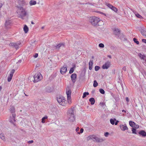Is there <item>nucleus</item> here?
<instances>
[{"label":"nucleus","mask_w":146,"mask_h":146,"mask_svg":"<svg viewBox=\"0 0 146 146\" xmlns=\"http://www.w3.org/2000/svg\"><path fill=\"white\" fill-rule=\"evenodd\" d=\"M16 7L17 8V13L18 14V17L22 19H24V17L27 15V12L25 9L23 7L19 6H17Z\"/></svg>","instance_id":"f257e3e1"},{"label":"nucleus","mask_w":146,"mask_h":146,"mask_svg":"<svg viewBox=\"0 0 146 146\" xmlns=\"http://www.w3.org/2000/svg\"><path fill=\"white\" fill-rule=\"evenodd\" d=\"M67 117L68 120L70 122H74L75 120V117L73 108H71L68 110L67 113Z\"/></svg>","instance_id":"f03ea898"},{"label":"nucleus","mask_w":146,"mask_h":146,"mask_svg":"<svg viewBox=\"0 0 146 146\" xmlns=\"http://www.w3.org/2000/svg\"><path fill=\"white\" fill-rule=\"evenodd\" d=\"M100 21V19L96 17H89V22L94 26L97 25L98 23Z\"/></svg>","instance_id":"7ed1b4c3"},{"label":"nucleus","mask_w":146,"mask_h":146,"mask_svg":"<svg viewBox=\"0 0 146 146\" xmlns=\"http://www.w3.org/2000/svg\"><path fill=\"white\" fill-rule=\"evenodd\" d=\"M42 77V76L41 74L39 73L36 74L34 76H30L29 77L28 79L31 80L32 78L34 79L33 80L34 83H36L39 81H40Z\"/></svg>","instance_id":"20e7f679"},{"label":"nucleus","mask_w":146,"mask_h":146,"mask_svg":"<svg viewBox=\"0 0 146 146\" xmlns=\"http://www.w3.org/2000/svg\"><path fill=\"white\" fill-rule=\"evenodd\" d=\"M71 91L69 87H68L66 89V94L67 95L68 101L69 104H70L71 103Z\"/></svg>","instance_id":"39448f33"},{"label":"nucleus","mask_w":146,"mask_h":146,"mask_svg":"<svg viewBox=\"0 0 146 146\" xmlns=\"http://www.w3.org/2000/svg\"><path fill=\"white\" fill-rule=\"evenodd\" d=\"M64 98L63 96H60L57 99V101L59 104L63 106L65 105V102L66 101Z\"/></svg>","instance_id":"423d86ee"},{"label":"nucleus","mask_w":146,"mask_h":146,"mask_svg":"<svg viewBox=\"0 0 146 146\" xmlns=\"http://www.w3.org/2000/svg\"><path fill=\"white\" fill-rule=\"evenodd\" d=\"M67 66L66 64H64L60 70L61 74L62 75L64 74L67 72Z\"/></svg>","instance_id":"0eeeda50"},{"label":"nucleus","mask_w":146,"mask_h":146,"mask_svg":"<svg viewBox=\"0 0 146 146\" xmlns=\"http://www.w3.org/2000/svg\"><path fill=\"white\" fill-rule=\"evenodd\" d=\"M113 30L114 35L117 36L118 38L121 39V37L120 36H122V35L120 34V30H119V29L116 28H114Z\"/></svg>","instance_id":"6e6552de"},{"label":"nucleus","mask_w":146,"mask_h":146,"mask_svg":"<svg viewBox=\"0 0 146 146\" xmlns=\"http://www.w3.org/2000/svg\"><path fill=\"white\" fill-rule=\"evenodd\" d=\"M16 115L15 114H12V116H10L9 118V121L11 123H12L15 126V124L14 123L16 121Z\"/></svg>","instance_id":"1a4fd4ad"},{"label":"nucleus","mask_w":146,"mask_h":146,"mask_svg":"<svg viewBox=\"0 0 146 146\" xmlns=\"http://www.w3.org/2000/svg\"><path fill=\"white\" fill-rule=\"evenodd\" d=\"M93 140L96 142L101 143L104 141V139L102 138H99L94 135V138L93 139Z\"/></svg>","instance_id":"9d476101"},{"label":"nucleus","mask_w":146,"mask_h":146,"mask_svg":"<svg viewBox=\"0 0 146 146\" xmlns=\"http://www.w3.org/2000/svg\"><path fill=\"white\" fill-rule=\"evenodd\" d=\"M20 43H21L19 42L17 43L11 42L9 44V45L10 46H12L16 49H17L19 48V45Z\"/></svg>","instance_id":"9b49d317"},{"label":"nucleus","mask_w":146,"mask_h":146,"mask_svg":"<svg viewBox=\"0 0 146 146\" xmlns=\"http://www.w3.org/2000/svg\"><path fill=\"white\" fill-rule=\"evenodd\" d=\"M65 44L64 43H59L56 46H53V48L54 50H58L61 47H64Z\"/></svg>","instance_id":"f8f14e48"},{"label":"nucleus","mask_w":146,"mask_h":146,"mask_svg":"<svg viewBox=\"0 0 146 146\" xmlns=\"http://www.w3.org/2000/svg\"><path fill=\"white\" fill-rule=\"evenodd\" d=\"M11 21L10 20H6L5 23V28L6 29H9L11 23Z\"/></svg>","instance_id":"ddd939ff"},{"label":"nucleus","mask_w":146,"mask_h":146,"mask_svg":"<svg viewBox=\"0 0 146 146\" xmlns=\"http://www.w3.org/2000/svg\"><path fill=\"white\" fill-rule=\"evenodd\" d=\"M18 3L19 4V6L22 7L26 5L27 4L24 0H19Z\"/></svg>","instance_id":"4468645a"},{"label":"nucleus","mask_w":146,"mask_h":146,"mask_svg":"<svg viewBox=\"0 0 146 146\" xmlns=\"http://www.w3.org/2000/svg\"><path fill=\"white\" fill-rule=\"evenodd\" d=\"M110 62L109 61H107L102 66V68L103 69H107L110 66Z\"/></svg>","instance_id":"2eb2a0df"},{"label":"nucleus","mask_w":146,"mask_h":146,"mask_svg":"<svg viewBox=\"0 0 146 146\" xmlns=\"http://www.w3.org/2000/svg\"><path fill=\"white\" fill-rule=\"evenodd\" d=\"M71 79L72 81V82L74 83H75L76 81V74H73L71 75Z\"/></svg>","instance_id":"dca6fc26"},{"label":"nucleus","mask_w":146,"mask_h":146,"mask_svg":"<svg viewBox=\"0 0 146 146\" xmlns=\"http://www.w3.org/2000/svg\"><path fill=\"white\" fill-rule=\"evenodd\" d=\"M9 110L10 112L12 113V114H15V108L13 106H10V108L9 109Z\"/></svg>","instance_id":"f3484780"},{"label":"nucleus","mask_w":146,"mask_h":146,"mask_svg":"<svg viewBox=\"0 0 146 146\" xmlns=\"http://www.w3.org/2000/svg\"><path fill=\"white\" fill-rule=\"evenodd\" d=\"M119 127L121 129L122 131H125L126 130L128 129V128L127 126L124 125H120Z\"/></svg>","instance_id":"a211bd4d"},{"label":"nucleus","mask_w":146,"mask_h":146,"mask_svg":"<svg viewBox=\"0 0 146 146\" xmlns=\"http://www.w3.org/2000/svg\"><path fill=\"white\" fill-rule=\"evenodd\" d=\"M140 31L142 35L143 36H145L146 38V31L144 29H141L140 30Z\"/></svg>","instance_id":"6ab92c4d"},{"label":"nucleus","mask_w":146,"mask_h":146,"mask_svg":"<svg viewBox=\"0 0 146 146\" xmlns=\"http://www.w3.org/2000/svg\"><path fill=\"white\" fill-rule=\"evenodd\" d=\"M139 133L143 137H145L146 136V133L144 130H141L139 132Z\"/></svg>","instance_id":"aec40b11"},{"label":"nucleus","mask_w":146,"mask_h":146,"mask_svg":"<svg viewBox=\"0 0 146 146\" xmlns=\"http://www.w3.org/2000/svg\"><path fill=\"white\" fill-rule=\"evenodd\" d=\"M23 29L25 33H27L29 31V28L26 25H25Z\"/></svg>","instance_id":"412c9836"},{"label":"nucleus","mask_w":146,"mask_h":146,"mask_svg":"<svg viewBox=\"0 0 146 146\" xmlns=\"http://www.w3.org/2000/svg\"><path fill=\"white\" fill-rule=\"evenodd\" d=\"M93 65V60H90L89 63V69L90 70H91Z\"/></svg>","instance_id":"4be33fe9"},{"label":"nucleus","mask_w":146,"mask_h":146,"mask_svg":"<svg viewBox=\"0 0 146 146\" xmlns=\"http://www.w3.org/2000/svg\"><path fill=\"white\" fill-rule=\"evenodd\" d=\"M89 100V101L91 102V104L93 105L94 104L95 102V100L94 99V98H91Z\"/></svg>","instance_id":"5701e85b"},{"label":"nucleus","mask_w":146,"mask_h":146,"mask_svg":"<svg viewBox=\"0 0 146 146\" xmlns=\"http://www.w3.org/2000/svg\"><path fill=\"white\" fill-rule=\"evenodd\" d=\"M138 56L141 59L143 60L145 59V58H146V56L145 55H143L141 53H139Z\"/></svg>","instance_id":"b1692460"},{"label":"nucleus","mask_w":146,"mask_h":146,"mask_svg":"<svg viewBox=\"0 0 146 146\" xmlns=\"http://www.w3.org/2000/svg\"><path fill=\"white\" fill-rule=\"evenodd\" d=\"M116 121V119L115 118L111 119L110 120V121L111 124L113 125L115 124V122Z\"/></svg>","instance_id":"393cba45"},{"label":"nucleus","mask_w":146,"mask_h":146,"mask_svg":"<svg viewBox=\"0 0 146 146\" xmlns=\"http://www.w3.org/2000/svg\"><path fill=\"white\" fill-rule=\"evenodd\" d=\"M29 4L30 5H35L36 4V2L35 1L31 0L30 1Z\"/></svg>","instance_id":"a878e982"},{"label":"nucleus","mask_w":146,"mask_h":146,"mask_svg":"<svg viewBox=\"0 0 146 146\" xmlns=\"http://www.w3.org/2000/svg\"><path fill=\"white\" fill-rule=\"evenodd\" d=\"M89 94V93L88 92H84L83 93V96H82V98H85L87 95H88Z\"/></svg>","instance_id":"bb28decb"},{"label":"nucleus","mask_w":146,"mask_h":146,"mask_svg":"<svg viewBox=\"0 0 146 146\" xmlns=\"http://www.w3.org/2000/svg\"><path fill=\"white\" fill-rule=\"evenodd\" d=\"M135 124V123L132 121H129V124L132 127H133L134 126V124Z\"/></svg>","instance_id":"cd10ccee"},{"label":"nucleus","mask_w":146,"mask_h":146,"mask_svg":"<svg viewBox=\"0 0 146 146\" xmlns=\"http://www.w3.org/2000/svg\"><path fill=\"white\" fill-rule=\"evenodd\" d=\"M48 118V117L47 116H45L43 117L42 119V123H44L45 122V120L47 119Z\"/></svg>","instance_id":"c85d7f7f"},{"label":"nucleus","mask_w":146,"mask_h":146,"mask_svg":"<svg viewBox=\"0 0 146 146\" xmlns=\"http://www.w3.org/2000/svg\"><path fill=\"white\" fill-rule=\"evenodd\" d=\"M0 137L3 140H5V137L3 134L1 133L0 134Z\"/></svg>","instance_id":"c756f323"},{"label":"nucleus","mask_w":146,"mask_h":146,"mask_svg":"<svg viewBox=\"0 0 146 146\" xmlns=\"http://www.w3.org/2000/svg\"><path fill=\"white\" fill-rule=\"evenodd\" d=\"M133 40L134 42L135 43H136L137 44H139V42L137 40V39L135 38H134L133 39Z\"/></svg>","instance_id":"7c9ffc66"},{"label":"nucleus","mask_w":146,"mask_h":146,"mask_svg":"<svg viewBox=\"0 0 146 146\" xmlns=\"http://www.w3.org/2000/svg\"><path fill=\"white\" fill-rule=\"evenodd\" d=\"M74 67H72L71 68L70 70L69 73L70 74H71L72 73L74 72Z\"/></svg>","instance_id":"2f4dec72"},{"label":"nucleus","mask_w":146,"mask_h":146,"mask_svg":"<svg viewBox=\"0 0 146 146\" xmlns=\"http://www.w3.org/2000/svg\"><path fill=\"white\" fill-rule=\"evenodd\" d=\"M94 135H90L88 137L87 139L88 140H89L90 139H92L93 140V138H94Z\"/></svg>","instance_id":"473e14b6"},{"label":"nucleus","mask_w":146,"mask_h":146,"mask_svg":"<svg viewBox=\"0 0 146 146\" xmlns=\"http://www.w3.org/2000/svg\"><path fill=\"white\" fill-rule=\"evenodd\" d=\"M106 5H107V6H108V7L111 9L112 8L113 6L110 4L107 3L106 4Z\"/></svg>","instance_id":"72a5a7b5"},{"label":"nucleus","mask_w":146,"mask_h":146,"mask_svg":"<svg viewBox=\"0 0 146 146\" xmlns=\"http://www.w3.org/2000/svg\"><path fill=\"white\" fill-rule=\"evenodd\" d=\"M98 85V84L97 82L96 81V80H94V83L93 84V86L94 87H97Z\"/></svg>","instance_id":"f704fd0d"},{"label":"nucleus","mask_w":146,"mask_h":146,"mask_svg":"<svg viewBox=\"0 0 146 146\" xmlns=\"http://www.w3.org/2000/svg\"><path fill=\"white\" fill-rule=\"evenodd\" d=\"M99 91L102 94H104L105 93V91L102 89H99Z\"/></svg>","instance_id":"c9c22d12"},{"label":"nucleus","mask_w":146,"mask_h":146,"mask_svg":"<svg viewBox=\"0 0 146 146\" xmlns=\"http://www.w3.org/2000/svg\"><path fill=\"white\" fill-rule=\"evenodd\" d=\"M111 9L116 12L117 11V9L116 7L113 6V7H112Z\"/></svg>","instance_id":"e433bc0d"},{"label":"nucleus","mask_w":146,"mask_h":146,"mask_svg":"<svg viewBox=\"0 0 146 146\" xmlns=\"http://www.w3.org/2000/svg\"><path fill=\"white\" fill-rule=\"evenodd\" d=\"M132 133H133L136 134V129L134 128H132Z\"/></svg>","instance_id":"4c0bfd02"},{"label":"nucleus","mask_w":146,"mask_h":146,"mask_svg":"<svg viewBox=\"0 0 146 146\" xmlns=\"http://www.w3.org/2000/svg\"><path fill=\"white\" fill-rule=\"evenodd\" d=\"M100 68V66H96L95 67V70L96 71H98Z\"/></svg>","instance_id":"58836bf2"},{"label":"nucleus","mask_w":146,"mask_h":146,"mask_svg":"<svg viewBox=\"0 0 146 146\" xmlns=\"http://www.w3.org/2000/svg\"><path fill=\"white\" fill-rule=\"evenodd\" d=\"M134 126L133 127H134L135 129H138L139 128V126L138 125H137L135 123L134 124Z\"/></svg>","instance_id":"ea45409f"},{"label":"nucleus","mask_w":146,"mask_h":146,"mask_svg":"<svg viewBox=\"0 0 146 146\" xmlns=\"http://www.w3.org/2000/svg\"><path fill=\"white\" fill-rule=\"evenodd\" d=\"M136 17L138 18H142V16H141L139 14L137 13L135 15Z\"/></svg>","instance_id":"a19ab883"},{"label":"nucleus","mask_w":146,"mask_h":146,"mask_svg":"<svg viewBox=\"0 0 146 146\" xmlns=\"http://www.w3.org/2000/svg\"><path fill=\"white\" fill-rule=\"evenodd\" d=\"M99 46L101 48H103L104 47V45L102 43H100L99 44Z\"/></svg>","instance_id":"79ce46f5"},{"label":"nucleus","mask_w":146,"mask_h":146,"mask_svg":"<svg viewBox=\"0 0 146 146\" xmlns=\"http://www.w3.org/2000/svg\"><path fill=\"white\" fill-rule=\"evenodd\" d=\"M84 131V129L82 128H81L80 130V132H78V134H80V133H82Z\"/></svg>","instance_id":"37998d69"},{"label":"nucleus","mask_w":146,"mask_h":146,"mask_svg":"<svg viewBox=\"0 0 146 146\" xmlns=\"http://www.w3.org/2000/svg\"><path fill=\"white\" fill-rule=\"evenodd\" d=\"M109 135V133L108 132L105 133L104 134V136L106 137H108Z\"/></svg>","instance_id":"c03bdc74"},{"label":"nucleus","mask_w":146,"mask_h":146,"mask_svg":"<svg viewBox=\"0 0 146 146\" xmlns=\"http://www.w3.org/2000/svg\"><path fill=\"white\" fill-rule=\"evenodd\" d=\"M15 72V70L14 69H13L11 70L10 74H11V75H13L14 73Z\"/></svg>","instance_id":"a18cd8bd"},{"label":"nucleus","mask_w":146,"mask_h":146,"mask_svg":"<svg viewBox=\"0 0 146 146\" xmlns=\"http://www.w3.org/2000/svg\"><path fill=\"white\" fill-rule=\"evenodd\" d=\"M38 53H35V55H34V57L35 58H36L38 57Z\"/></svg>","instance_id":"49530a36"},{"label":"nucleus","mask_w":146,"mask_h":146,"mask_svg":"<svg viewBox=\"0 0 146 146\" xmlns=\"http://www.w3.org/2000/svg\"><path fill=\"white\" fill-rule=\"evenodd\" d=\"M142 41L143 42H144L145 43H146V39H143L142 40Z\"/></svg>","instance_id":"de8ad7c7"},{"label":"nucleus","mask_w":146,"mask_h":146,"mask_svg":"<svg viewBox=\"0 0 146 146\" xmlns=\"http://www.w3.org/2000/svg\"><path fill=\"white\" fill-rule=\"evenodd\" d=\"M11 78H9V77H8V78H7V81L8 82H10L11 80Z\"/></svg>","instance_id":"09e8293b"},{"label":"nucleus","mask_w":146,"mask_h":146,"mask_svg":"<svg viewBox=\"0 0 146 146\" xmlns=\"http://www.w3.org/2000/svg\"><path fill=\"white\" fill-rule=\"evenodd\" d=\"M33 140H31V141H28V143H33Z\"/></svg>","instance_id":"8fccbe9b"},{"label":"nucleus","mask_w":146,"mask_h":146,"mask_svg":"<svg viewBox=\"0 0 146 146\" xmlns=\"http://www.w3.org/2000/svg\"><path fill=\"white\" fill-rule=\"evenodd\" d=\"M119 122V121L117 120H116L115 121V125H117L118 123Z\"/></svg>","instance_id":"3c124183"},{"label":"nucleus","mask_w":146,"mask_h":146,"mask_svg":"<svg viewBox=\"0 0 146 146\" xmlns=\"http://www.w3.org/2000/svg\"><path fill=\"white\" fill-rule=\"evenodd\" d=\"M13 75H11V74H10L9 76H8V77L12 78Z\"/></svg>","instance_id":"603ef678"},{"label":"nucleus","mask_w":146,"mask_h":146,"mask_svg":"<svg viewBox=\"0 0 146 146\" xmlns=\"http://www.w3.org/2000/svg\"><path fill=\"white\" fill-rule=\"evenodd\" d=\"M126 100L127 102H129V99L128 97H127L126 98Z\"/></svg>","instance_id":"864d4df0"},{"label":"nucleus","mask_w":146,"mask_h":146,"mask_svg":"<svg viewBox=\"0 0 146 146\" xmlns=\"http://www.w3.org/2000/svg\"><path fill=\"white\" fill-rule=\"evenodd\" d=\"M79 128L78 127H77L76 129V131L77 132H78V131L79 130Z\"/></svg>","instance_id":"5fc2aeb1"},{"label":"nucleus","mask_w":146,"mask_h":146,"mask_svg":"<svg viewBox=\"0 0 146 146\" xmlns=\"http://www.w3.org/2000/svg\"><path fill=\"white\" fill-rule=\"evenodd\" d=\"M95 92V90H93L91 92V93L92 94H94Z\"/></svg>","instance_id":"6e6d98bb"},{"label":"nucleus","mask_w":146,"mask_h":146,"mask_svg":"<svg viewBox=\"0 0 146 146\" xmlns=\"http://www.w3.org/2000/svg\"><path fill=\"white\" fill-rule=\"evenodd\" d=\"M122 111V112H125V113H126V111H125V110H123Z\"/></svg>","instance_id":"4d7b16f0"},{"label":"nucleus","mask_w":146,"mask_h":146,"mask_svg":"<svg viewBox=\"0 0 146 146\" xmlns=\"http://www.w3.org/2000/svg\"><path fill=\"white\" fill-rule=\"evenodd\" d=\"M98 2L99 3H102V0H99V1H98Z\"/></svg>","instance_id":"13d9d810"},{"label":"nucleus","mask_w":146,"mask_h":146,"mask_svg":"<svg viewBox=\"0 0 146 146\" xmlns=\"http://www.w3.org/2000/svg\"><path fill=\"white\" fill-rule=\"evenodd\" d=\"M21 61H21V60H19V61H18V62H19V63H21Z\"/></svg>","instance_id":"bf43d9fd"},{"label":"nucleus","mask_w":146,"mask_h":146,"mask_svg":"<svg viewBox=\"0 0 146 146\" xmlns=\"http://www.w3.org/2000/svg\"><path fill=\"white\" fill-rule=\"evenodd\" d=\"M31 23L32 24H34L35 23H34L33 21H31Z\"/></svg>","instance_id":"052dcab7"},{"label":"nucleus","mask_w":146,"mask_h":146,"mask_svg":"<svg viewBox=\"0 0 146 146\" xmlns=\"http://www.w3.org/2000/svg\"><path fill=\"white\" fill-rule=\"evenodd\" d=\"M2 89V87L1 86H0V91H1V90Z\"/></svg>","instance_id":"680f3d73"},{"label":"nucleus","mask_w":146,"mask_h":146,"mask_svg":"<svg viewBox=\"0 0 146 146\" xmlns=\"http://www.w3.org/2000/svg\"><path fill=\"white\" fill-rule=\"evenodd\" d=\"M108 57H109L110 58H111V56L110 55H108Z\"/></svg>","instance_id":"e2e57ef3"},{"label":"nucleus","mask_w":146,"mask_h":146,"mask_svg":"<svg viewBox=\"0 0 146 146\" xmlns=\"http://www.w3.org/2000/svg\"><path fill=\"white\" fill-rule=\"evenodd\" d=\"M92 58H93V59L94 58V56H92Z\"/></svg>","instance_id":"0e129e2a"},{"label":"nucleus","mask_w":146,"mask_h":146,"mask_svg":"<svg viewBox=\"0 0 146 146\" xmlns=\"http://www.w3.org/2000/svg\"><path fill=\"white\" fill-rule=\"evenodd\" d=\"M86 4H90V5H92V4L91 3H86Z\"/></svg>","instance_id":"69168bd1"},{"label":"nucleus","mask_w":146,"mask_h":146,"mask_svg":"<svg viewBox=\"0 0 146 146\" xmlns=\"http://www.w3.org/2000/svg\"><path fill=\"white\" fill-rule=\"evenodd\" d=\"M25 95L26 96H27V95H26V94H25Z\"/></svg>","instance_id":"338daca9"},{"label":"nucleus","mask_w":146,"mask_h":146,"mask_svg":"<svg viewBox=\"0 0 146 146\" xmlns=\"http://www.w3.org/2000/svg\"><path fill=\"white\" fill-rule=\"evenodd\" d=\"M42 29H43L44 27H42Z\"/></svg>","instance_id":"774afa93"}]
</instances>
